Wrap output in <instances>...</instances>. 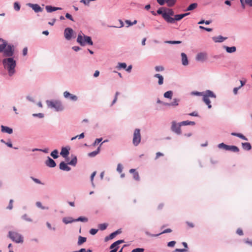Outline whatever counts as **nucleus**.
<instances>
[{
	"label": "nucleus",
	"mask_w": 252,
	"mask_h": 252,
	"mask_svg": "<svg viewBox=\"0 0 252 252\" xmlns=\"http://www.w3.org/2000/svg\"><path fill=\"white\" fill-rule=\"evenodd\" d=\"M2 63L4 68L8 70L9 76L14 74L16 62L13 58L10 57L4 59L2 61Z\"/></svg>",
	"instance_id": "f257e3e1"
},
{
	"label": "nucleus",
	"mask_w": 252,
	"mask_h": 252,
	"mask_svg": "<svg viewBox=\"0 0 252 252\" xmlns=\"http://www.w3.org/2000/svg\"><path fill=\"white\" fill-rule=\"evenodd\" d=\"M46 103L49 108H54L57 111H61L63 110L61 102L59 100H47Z\"/></svg>",
	"instance_id": "f03ea898"
},
{
	"label": "nucleus",
	"mask_w": 252,
	"mask_h": 252,
	"mask_svg": "<svg viewBox=\"0 0 252 252\" xmlns=\"http://www.w3.org/2000/svg\"><path fill=\"white\" fill-rule=\"evenodd\" d=\"M77 41L81 46H85L87 44L90 45H92L93 44V42L91 37L85 35L84 34L82 35L81 34H79L78 35Z\"/></svg>",
	"instance_id": "7ed1b4c3"
},
{
	"label": "nucleus",
	"mask_w": 252,
	"mask_h": 252,
	"mask_svg": "<svg viewBox=\"0 0 252 252\" xmlns=\"http://www.w3.org/2000/svg\"><path fill=\"white\" fill-rule=\"evenodd\" d=\"M216 97V96L215 94L211 91L207 90L205 92L204 95L203 96V100L208 105V108L210 109L212 107L209 98H215Z\"/></svg>",
	"instance_id": "20e7f679"
},
{
	"label": "nucleus",
	"mask_w": 252,
	"mask_h": 252,
	"mask_svg": "<svg viewBox=\"0 0 252 252\" xmlns=\"http://www.w3.org/2000/svg\"><path fill=\"white\" fill-rule=\"evenodd\" d=\"M9 236L10 239L16 243L23 242V238L21 235L15 232L10 231L9 232Z\"/></svg>",
	"instance_id": "39448f33"
},
{
	"label": "nucleus",
	"mask_w": 252,
	"mask_h": 252,
	"mask_svg": "<svg viewBox=\"0 0 252 252\" xmlns=\"http://www.w3.org/2000/svg\"><path fill=\"white\" fill-rule=\"evenodd\" d=\"M141 141L140 130L138 128L135 129L133 133V137L132 140L133 144L134 146H137Z\"/></svg>",
	"instance_id": "423d86ee"
},
{
	"label": "nucleus",
	"mask_w": 252,
	"mask_h": 252,
	"mask_svg": "<svg viewBox=\"0 0 252 252\" xmlns=\"http://www.w3.org/2000/svg\"><path fill=\"white\" fill-rule=\"evenodd\" d=\"M14 52V47L13 45H6L4 49L3 54L5 57H11L13 55Z\"/></svg>",
	"instance_id": "0eeeda50"
},
{
	"label": "nucleus",
	"mask_w": 252,
	"mask_h": 252,
	"mask_svg": "<svg viewBox=\"0 0 252 252\" xmlns=\"http://www.w3.org/2000/svg\"><path fill=\"white\" fill-rule=\"evenodd\" d=\"M181 126L180 123L178 125L175 122L173 121L172 123L171 130L178 134H180L181 133Z\"/></svg>",
	"instance_id": "6e6552de"
},
{
	"label": "nucleus",
	"mask_w": 252,
	"mask_h": 252,
	"mask_svg": "<svg viewBox=\"0 0 252 252\" xmlns=\"http://www.w3.org/2000/svg\"><path fill=\"white\" fill-rule=\"evenodd\" d=\"M73 31L70 28H66L64 30V37L67 40H70L71 38L72 34Z\"/></svg>",
	"instance_id": "1a4fd4ad"
},
{
	"label": "nucleus",
	"mask_w": 252,
	"mask_h": 252,
	"mask_svg": "<svg viewBox=\"0 0 252 252\" xmlns=\"http://www.w3.org/2000/svg\"><path fill=\"white\" fill-rule=\"evenodd\" d=\"M63 95L66 98H69L71 100L76 101L77 100V96L71 94L67 91L64 92Z\"/></svg>",
	"instance_id": "9d476101"
},
{
	"label": "nucleus",
	"mask_w": 252,
	"mask_h": 252,
	"mask_svg": "<svg viewBox=\"0 0 252 252\" xmlns=\"http://www.w3.org/2000/svg\"><path fill=\"white\" fill-rule=\"evenodd\" d=\"M28 5L35 12H41L42 11V8L37 4L29 3Z\"/></svg>",
	"instance_id": "9b49d317"
},
{
	"label": "nucleus",
	"mask_w": 252,
	"mask_h": 252,
	"mask_svg": "<svg viewBox=\"0 0 252 252\" xmlns=\"http://www.w3.org/2000/svg\"><path fill=\"white\" fill-rule=\"evenodd\" d=\"M207 59V54L205 53H198L196 57V59L198 61H204Z\"/></svg>",
	"instance_id": "f8f14e48"
},
{
	"label": "nucleus",
	"mask_w": 252,
	"mask_h": 252,
	"mask_svg": "<svg viewBox=\"0 0 252 252\" xmlns=\"http://www.w3.org/2000/svg\"><path fill=\"white\" fill-rule=\"evenodd\" d=\"M124 242V240H120L118 241H116L115 242L113 243L110 247V249H116L117 251L118 250V248H119V245L120 244H122Z\"/></svg>",
	"instance_id": "ddd939ff"
},
{
	"label": "nucleus",
	"mask_w": 252,
	"mask_h": 252,
	"mask_svg": "<svg viewBox=\"0 0 252 252\" xmlns=\"http://www.w3.org/2000/svg\"><path fill=\"white\" fill-rule=\"evenodd\" d=\"M45 163L46 165L50 167H54L56 165L55 161L49 157L48 158V159L46 161Z\"/></svg>",
	"instance_id": "4468645a"
},
{
	"label": "nucleus",
	"mask_w": 252,
	"mask_h": 252,
	"mask_svg": "<svg viewBox=\"0 0 252 252\" xmlns=\"http://www.w3.org/2000/svg\"><path fill=\"white\" fill-rule=\"evenodd\" d=\"M60 168L61 170L64 171H69L70 168L64 162H61L60 164Z\"/></svg>",
	"instance_id": "2eb2a0df"
},
{
	"label": "nucleus",
	"mask_w": 252,
	"mask_h": 252,
	"mask_svg": "<svg viewBox=\"0 0 252 252\" xmlns=\"http://www.w3.org/2000/svg\"><path fill=\"white\" fill-rule=\"evenodd\" d=\"M162 17L168 23H174L175 22L174 18L171 17L166 14H162Z\"/></svg>",
	"instance_id": "dca6fc26"
},
{
	"label": "nucleus",
	"mask_w": 252,
	"mask_h": 252,
	"mask_svg": "<svg viewBox=\"0 0 252 252\" xmlns=\"http://www.w3.org/2000/svg\"><path fill=\"white\" fill-rule=\"evenodd\" d=\"M182 62L184 65H187L189 63L187 55L184 53L181 54Z\"/></svg>",
	"instance_id": "f3484780"
},
{
	"label": "nucleus",
	"mask_w": 252,
	"mask_h": 252,
	"mask_svg": "<svg viewBox=\"0 0 252 252\" xmlns=\"http://www.w3.org/2000/svg\"><path fill=\"white\" fill-rule=\"evenodd\" d=\"M46 9L48 12H52L53 11H56L57 10H61L62 8L61 7H53L50 5H47L46 6Z\"/></svg>",
	"instance_id": "a211bd4d"
},
{
	"label": "nucleus",
	"mask_w": 252,
	"mask_h": 252,
	"mask_svg": "<svg viewBox=\"0 0 252 252\" xmlns=\"http://www.w3.org/2000/svg\"><path fill=\"white\" fill-rule=\"evenodd\" d=\"M1 131L2 132H6L8 134H11L13 132L12 129L9 127L1 126Z\"/></svg>",
	"instance_id": "6ab92c4d"
},
{
	"label": "nucleus",
	"mask_w": 252,
	"mask_h": 252,
	"mask_svg": "<svg viewBox=\"0 0 252 252\" xmlns=\"http://www.w3.org/2000/svg\"><path fill=\"white\" fill-rule=\"evenodd\" d=\"M227 38L224 37L221 35H219L218 36L213 37L212 38L214 41L215 42H221L225 40Z\"/></svg>",
	"instance_id": "aec40b11"
},
{
	"label": "nucleus",
	"mask_w": 252,
	"mask_h": 252,
	"mask_svg": "<svg viewBox=\"0 0 252 252\" xmlns=\"http://www.w3.org/2000/svg\"><path fill=\"white\" fill-rule=\"evenodd\" d=\"M226 151H230L233 152H238L239 151V149L236 146H227Z\"/></svg>",
	"instance_id": "412c9836"
},
{
	"label": "nucleus",
	"mask_w": 252,
	"mask_h": 252,
	"mask_svg": "<svg viewBox=\"0 0 252 252\" xmlns=\"http://www.w3.org/2000/svg\"><path fill=\"white\" fill-rule=\"evenodd\" d=\"M189 14V13H186L182 14L176 15H175V17H174L175 21L181 20L182 19H183L185 16L188 15Z\"/></svg>",
	"instance_id": "4be33fe9"
},
{
	"label": "nucleus",
	"mask_w": 252,
	"mask_h": 252,
	"mask_svg": "<svg viewBox=\"0 0 252 252\" xmlns=\"http://www.w3.org/2000/svg\"><path fill=\"white\" fill-rule=\"evenodd\" d=\"M60 154L64 158L66 157L69 154L68 150L66 148H63Z\"/></svg>",
	"instance_id": "5701e85b"
},
{
	"label": "nucleus",
	"mask_w": 252,
	"mask_h": 252,
	"mask_svg": "<svg viewBox=\"0 0 252 252\" xmlns=\"http://www.w3.org/2000/svg\"><path fill=\"white\" fill-rule=\"evenodd\" d=\"M154 77H156V78H158V84L159 85H161L163 84V76L161 75H160L159 74H156L154 75Z\"/></svg>",
	"instance_id": "b1692460"
},
{
	"label": "nucleus",
	"mask_w": 252,
	"mask_h": 252,
	"mask_svg": "<svg viewBox=\"0 0 252 252\" xmlns=\"http://www.w3.org/2000/svg\"><path fill=\"white\" fill-rule=\"evenodd\" d=\"M224 48L225 49L226 52L229 53H234L236 51V48L234 46L231 47L224 46Z\"/></svg>",
	"instance_id": "393cba45"
},
{
	"label": "nucleus",
	"mask_w": 252,
	"mask_h": 252,
	"mask_svg": "<svg viewBox=\"0 0 252 252\" xmlns=\"http://www.w3.org/2000/svg\"><path fill=\"white\" fill-rule=\"evenodd\" d=\"M63 221L65 224L75 221V220L73 219L72 218H64Z\"/></svg>",
	"instance_id": "a878e982"
},
{
	"label": "nucleus",
	"mask_w": 252,
	"mask_h": 252,
	"mask_svg": "<svg viewBox=\"0 0 252 252\" xmlns=\"http://www.w3.org/2000/svg\"><path fill=\"white\" fill-rule=\"evenodd\" d=\"M242 147L244 149L246 150H250L252 148L251 145L250 143H242Z\"/></svg>",
	"instance_id": "bb28decb"
},
{
	"label": "nucleus",
	"mask_w": 252,
	"mask_h": 252,
	"mask_svg": "<svg viewBox=\"0 0 252 252\" xmlns=\"http://www.w3.org/2000/svg\"><path fill=\"white\" fill-rule=\"evenodd\" d=\"M195 122L192 121H183L180 123V126H186V125H194Z\"/></svg>",
	"instance_id": "cd10ccee"
},
{
	"label": "nucleus",
	"mask_w": 252,
	"mask_h": 252,
	"mask_svg": "<svg viewBox=\"0 0 252 252\" xmlns=\"http://www.w3.org/2000/svg\"><path fill=\"white\" fill-rule=\"evenodd\" d=\"M86 240L87 239L86 237H83L81 236H79L78 238V245H82L83 243H85L86 241Z\"/></svg>",
	"instance_id": "c85d7f7f"
},
{
	"label": "nucleus",
	"mask_w": 252,
	"mask_h": 252,
	"mask_svg": "<svg viewBox=\"0 0 252 252\" xmlns=\"http://www.w3.org/2000/svg\"><path fill=\"white\" fill-rule=\"evenodd\" d=\"M197 6V4L196 3H193L190 4L187 9V11L192 10L195 9Z\"/></svg>",
	"instance_id": "c756f323"
},
{
	"label": "nucleus",
	"mask_w": 252,
	"mask_h": 252,
	"mask_svg": "<svg viewBox=\"0 0 252 252\" xmlns=\"http://www.w3.org/2000/svg\"><path fill=\"white\" fill-rule=\"evenodd\" d=\"M173 95V93L171 91H169L164 94V96L166 98H171Z\"/></svg>",
	"instance_id": "7c9ffc66"
},
{
	"label": "nucleus",
	"mask_w": 252,
	"mask_h": 252,
	"mask_svg": "<svg viewBox=\"0 0 252 252\" xmlns=\"http://www.w3.org/2000/svg\"><path fill=\"white\" fill-rule=\"evenodd\" d=\"M99 152V148H98L97 150L94 151L93 152L90 153L88 154V156L90 157H94L97 155Z\"/></svg>",
	"instance_id": "2f4dec72"
},
{
	"label": "nucleus",
	"mask_w": 252,
	"mask_h": 252,
	"mask_svg": "<svg viewBox=\"0 0 252 252\" xmlns=\"http://www.w3.org/2000/svg\"><path fill=\"white\" fill-rule=\"evenodd\" d=\"M171 232H172V230L170 228H167V229L163 230L162 232L160 233L159 234H156V235H151L152 236H158L160 234H164V233H170Z\"/></svg>",
	"instance_id": "473e14b6"
},
{
	"label": "nucleus",
	"mask_w": 252,
	"mask_h": 252,
	"mask_svg": "<svg viewBox=\"0 0 252 252\" xmlns=\"http://www.w3.org/2000/svg\"><path fill=\"white\" fill-rule=\"evenodd\" d=\"M179 100L177 98L174 99L173 101L171 103H167V105L177 106L178 105Z\"/></svg>",
	"instance_id": "72a5a7b5"
},
{
	"label": "nucleus",
	"mask_w": 252,
	"mask_h": 252,
	"mask_svg": "<svg viewBox=\"0 0 252 252\" xmlns=\"http://www.w3.org/2000/svg\"><path fill=\"white\" fill-rule=\"evenodd\" d=\"M177 0H166V3L168 6H172L176 3Z\"/></svg>",
	"instance_id": "f704fd0d"
},
{
	"label": "nucleus",
	"mask_w": 252,
	"mask_h": 252,
	"mask_svg": "<svg viewBox=\"0 0 252 252\" xmlns=\"http://www.w3.org/2000/svg\"><path fill=\"white\" fill-rule=\"evenodd\" d=\"M58 151L57 150H54L51 154V156L55 159L58 158Z\"/></svg>",
	"instance_id": "c9c22d12"
},
{
	"label": "nucleus",
	"mask_w": 252,
	"mask_h": 252,
	"mask_svg": "<svg viewBox=\"0 0 252 252\" xmlns=\"http://www.w3.org/2000/svg\"><path fill=\"white\" fill-rule=\"evenodd\" d=\"M108 225L107 223H101L99 224L98 227L100 230H104L106 229Z\"/></svg>",
	"instance_id": "e433bc0d"
},
{
	"label": "nucleus",
	"mask_w": 252,
	"mask_h": 252,
	"mask_svg": "<svg viewBox=\"0 0 252 252\" xmlns=\"http://www.w3.org/2000/svg\"><path fill=\"white\" fill-rule=\"evenodd\" d=\"M88 220L87 218L83 217H80L77 219H75V221H81L83 222H87Z\"/></svg>",
	"instance_id": "4c0bfd02"
},
{
	"label": "nucleus",
	"mask_w": 252,
	"mask_h": 252,
	"mask_svg": "<svg viewBox=\"0 0 252 252\" xmlns=\"http://www.w3.org/2000/svg\"><path fill=\"white\" fill-rule=\"evenodd\" d=\"M77 163V158L75 157L73 158H72L71 161L68 163L69 164L71 165H75Z\"/></svg>",
	"instance_id": "58836bf2"
},
{
	"label": "nucleus",
	"mask_w": 252,
	"mask_h": 252,
	"mask_svg": "<svg viewBox=\"0 0 252 252\" xmlns=\"http://www.w3.org/2000/svg\"><path fill=\"white\" fill-rule=\"evenodd\" d=\"M227 146L228 145L224 144L223 143H221L218 145V147L220 149H223L226 150Z\"/></svg>",
	"instance_id": "ea45409f"
},
{
	"label": "nucleus",
	"mask_w": 252,
	"mask_h": 252,
	"mask_svg": "<svg viewBox=\"0 0 252 252\" xmlns=\"http://www.w3.org/2000/svg\"><path fill=\"white\" fill-rule=\"evenodd\" d=\"M163 14H166L170 16H173L174 11L172 9H168L167 11L163 13Z\"/></svg>",
	"instance_id": "a19ab883"
},
{
	"label": "nucleus",
	"mask_w": 252,
	"mask_h": 252,
	"mask_svg": "<svg viewBox=\"0 0 252 252\" xmlns=\"http://www.w3.org/2000/svg\"><path fill=\"white\" fill-rule=\"evenodd\" d=\"M84 137V133H82L80 135H78L75 137H72L71 140H73L77 138H78L79 139H81V138H83Z\"/></svg>",
	"instance_id": "79ce46f5"
},
{
	"label": "nucleus",
	"mask_w": 252,
	"mask_h": 252,
	"mask_svg": "<svg viewBox=\"0 0 252 252\" xmlns=\"http://www.w3.org/2000/svg\"><path fill=\"white\" fill-rule=\"evenodd\" d=\"M6 42H3V44L0 45V52L2 51H4V49L6 48Z\"/></svg>",
	"instance_id": "37998d69"
},
{
	"label": "nucleus",
	"mask_w": 252,
	"mask_h": 252,
	"mask_svg": "<svg viewBox=\"0 0 252 252\" xmlns=\"http://www.w3.org/2000/svg\"><path fill=\"white\" fill-rule=\"evenodd\" d=\"M126 63H119L118 68H126Z\"/></svg>",
	"instance_id": "c03bdc74"
},
{
	"label": "nucleus",
	"mask_w": 252,
	"mask_h": 252,
	"mask_svg": "<svg viewBox=\"0 0 252 252\" xmlns=\"http://www.w3.org/2000/svg\"><path fill=\"white\" fill-rule=\"evenodd\" d=\"M164 69V68L162 66H156L155 67V70L157 71H162Z\"/></svg>",
	"instance_id": "a18cd8bd"
},
{
	"label": "nucleus",
	"mask_w": 252,
	"mask_h": 252,
	"mask_svg": "<svg viewBox=\"0 0 252 252\" xmlns=\"http://www.w3.org/2000/svg\"><path fill=\"white\" fill-rule=\"evenodd\" d=\"M144 249L143 248H136L133 249L131 252H144Z\"/></svg>",
	"instance_id": "49530a36"
},
{
	"label": "nucleus",
	"mask_w": 252,
	"mask_h": 252,
	"mask_svg": "<svg viewBox=\"0 0 252 252\" xmlns=\"http://www.w3.org/2000/svg\"><path fill=\"white\" fill-rule=\"evenodd\" d=\"M187 251L186 249H176L173 252H185Z\"/></svg>",
	"instance_id": "de8ad7c7"
},
{
	"label": "nucleus",
	"mask_w": 252,
	"mask_h": 252,
	"mask_svg": "<svg viewBox=\"0 0 252 252\" xmlns=\"http://www.w3.org/2000/svg\"><path fill=\"white\" fill-rule=\"evenodd\" d=\"M187 251L186 249H176L173 252H185Z\"/></svg>",
	"instance_id": "09e8293b"
},
{
	"label": "nucleus",
	"mask_w": 252,
	"mask_h": 252,
	"mask_svg": "<svg viewBox=\"0 0 252 252\" xmlns=\"http://www.w3.org/2000/svg\"><path fill=\"white\" fill-rule=\"evenodd\" d=\"M116 233H112L109 236V237H106V240H108V239H113L116 235Z\"/></svg>",
	"instance_id": "8fccbe9b"
},
{
	"label": "nucleus",
	"mask_w": 252,
	"mask_h": 252,
	"mask_svg": "<svg viewBox=\"0 0 252 252\" xmlns=\"http://www.w3.org/2000/svg\"><path fill=\"white\" fill-rule=\"evenodd\" d=\"M133 178L135 180H137V181H139V174L137 172H135L134 174H133Z\"/></svg>",
	"instance_id": "3c124183"
},
{
	"label": "nucleus",
	"mask_w": 252,
	"mask_h": 252,
	"mask_svg": "<svg viewBox=\"0 0 252 252\" xmlns=\"http://www.w3.org/2000/svg\"><path fill=\"white\" fill-rule=\"evenodd\" d=\"M14 7L15 10L18 11L20 8V6L17 2H15L14 4Z\"/></svg>",
	"instance_id": "603ef678"
},
{
	"label": "nucleus",
	"mask_w": 252,
	"mask_h": 252,
	"mask_svg": "<svg viewBox=\"0 0 252 252\" xmlns=\"http://www.w3.org/2000/svg\"><path fill=\"white\" fill-rule=\"evenodd\" d=\"M117 170L119 172L121 173L123 170V166L121 164H118L117 168Z\"/></svg>",
	"instance_id": "864d4df0"
},
{
	"label": "nucleus",
	"mask_w": 252,
	"mask_h": 252,
	"mask_svg": "<svg viewBox=\"0 0 252 252\" xmlns=\"http://www.w3.org/2000/svg\"><path fill=\"white\" fill-rule=\"evenodd\" d=\"M13 200L12 199L10 200L9 205L7 207V208L9 210H11L13 208Z\"/></svg>",
	"instance_id": "5fc2aeb1"
},
{
	"label": "nucleus",
	"mask_w": 252,
	"mask_h": 252,
	"mask_svg": "<svg viewBox=\"0 0 252 252\" xmlns=\"http://www.w3.org/2000/svg\"><path fill=\"white\" fill-rule=\"evenodd\" d=\"M98 231V229H91L90 230V233L92 234V235H95Z\"/></svg>",
	"instance_id": "6e6d98bb"
},
{
	"label": "nucleus",
	"mask_w": 252,
	"mask_h": 252,
	"mask_svg": "<svg viewBox=\"0 0 252 252\" xmlns=\"http://www.w3.org/2000/svg\"><path fill=\"white\" fill-rule=\"evenodd\" d=\"M237 137L244 139L245 140H248V139L242 134L238 133Z\"/></svg>",
	"instance_id": "4d7b16f0"
},
{
	"label": "nucleus",
	"mask_w": 252,
	"mask_h": 252,
	"mask_svg": "<svg viewBox=\"0 0 252 252\" xmlns=\"http://www.w3.org/2000/svg\"><path fill=\"white\" fill-rule=\"evenodd\" d=\"M205 92H192V94L196 95H202L203 96L204 95Z\"/></svg>",
	"instance_id": "13d9d810"
},
{
	"label": "nucleus",
	"mask_w": 252,
	"mask_h": 252,
	"mask_svg": "<svg viewBox=\"0 0 252 252\" xmlns=\"http://www.w3.org/2000/svg\"><path fill=\"white\" fill-rule=\"evenodd\" d=\"M176 244V242L174 241H171V242H169L168 244H167V246L169 247H174V245H175Z\"/></svg>",
	"instance_id": "bf43d9fd"
},
{
	"label": "nucleus",
	"mask_w": 252,
	"mask_h": 252,
	"mask_svg": "<svg viewBox=\"0 0 252 252\" xmlns=\"http://www.w3.org/2000/svg\"><path fill=\"white\" fill-rule=\"evenodd\" d=\"M102 140V138H97L95 139V141L94 143V145L95 146L96 144H98L99 142H100Z\"/></svg>",
	"instance_id": "052dcab7"
},
{
	"label": "nucleus",
	"mask_w": 252,
	"mask_h": 252,
	"mask_svg": "<svg viewBox=\"0 0 252 252\" xmlns=\"http://www.w3.org/2000/svg\"><path fill=\"white\" fill-rule=\"evenodd\" d=\"M158 2L160 5H163L165 3V2H166V0H157Z\"/></svg>",
	"instance_id": "680f3d73"
},
{
	"label": "nucleus",
	"mask_w": 252,
	"mask_h": 252,
	"mask_svg": "<svg viewBox=\"0 0 252 252\" xmlns=\"http://www.w3.org/2000/svg\"><path fill=\"white\" fill-rule=\"evenodd\" d=\"M237 233L241 236V235H243V231L242 230V229H241V228H238L237 230Z\"/></svg>",
	"instance_id": "e2e57ef3"
},
{
	"label": "nucleus",
	"mask_w": 252,
	"mask_h": 252,
	"mask_svg": "<svg viewBox=\"0 0 252 252\" xmlns=\"http://www.w3.org/2000/svg\"><path fill=\"white\" fill-rule=\"evenodd\" d=\"M33 116L34 117H38L40 118H43L44 115L42 113H38V114H33Z\"/></svg>",
	"instance_id": "0e129e2a"
},
{
	"label": "nucleus",
	"mask_w": 252,
	"mask_h": 252,
	"mask_svg": "<svg viewBox=\"0 0 252 252\" xmlns=\"http://www.w3.org/2000/svg\"><path fill=\"white\" fill-rule=\"evenodd\" d=\"M32 179L36 183L41 184H42L41 182L38 179L34 178L33 177H31Z\"/></svg>",
	"instance_id": "69168bd1"
},
{
	"label": "nucleus",
	"mask_w": 252,
	"mask_h": 252,
	"mask_svg": "<svg viewBox=\"0 0 252 252\" xmlns=\"http://www.w3.org/2000/svg\"><path fill=\"white\" fill-rule=\"evenodd\" d=\"M65 17L67 19H70L71 21H73L72 16L69 13H66L65 14Z\"/></svg>",
	"instance_id": "338daca9"
},
{
	"label": "nucleus",
	"mask_w": 252,
	"mask_h": 252,
	"mask_svg": "<svg viewBox=\"0 0 252 252\" xmlns=\"http://www.w3.org/2000/svg\"><path fill=\"white\" fill-rule=\"evenodd\" d=\"M245 2L250 6H252V0H245Z\"/></svg>",
	"instance_id": "774afa93"
}]
</instances>
